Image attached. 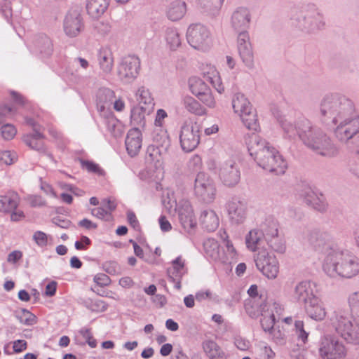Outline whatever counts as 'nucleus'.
Returning <instances> with one entry per match:
<instances>
[{
	"instance_id": "obj_42",
	"label": "nucleus",
	"mask_w": 359,
	"mask_h": 359,
	"mask_svg": "<svg viewBox=\"0 0 359 359\" xmlns=\"http://www.w3.org/2000/svg\"><path fill=\"white\" fill-rule=\"evenodd\" d=\"M188 83L190 91L196 97H198L201 93L207 91L210 88L201 79L196 76L189 78Z\"/></svg>"
},
{
	"instance_id": "obj_38",
	"label": "nucleus",
	"mask_w": 359,
	"mask_h": 359,
	"mask_svg": "<svg viewBox=\"0 0 359 359\" xmlns=\"http://www.w3.org/2000/svg\"><path fill=\"white\" fill-rule=\"evenodd\" d=\"M114 98L115 93L112 90L107 88L99 89L97 93V102L100 110H103L106 107L111 104Z\"/></svg>"
},
{
	"instance_id": "obj_61",
	"label": "nucleus",
	"mask_w": 359,
	"mask_h": 359,
	"mask_svg": "<svg viewBox=\"0 0 359 359\" xmlns=\"http://www.w3.org/2000/svg\"><path fill=\"white\" fill-rule=\"evenodd\" d=\"M238 32L237 39V46L240 48L241 46H247L252 45L250 42V35L248 30L240 31Z\"/></svg>"
},
{
	"instance_id": "obj_62",
	"label": "nucleus",
	"mask_w": 359,
	"mask_h": 359,
	"mask_svg": "<svg viewBox=\"0 0 359 359\" xmlns=\"http://www.w3.org/2000/svg\"><path fill=\"white\" fill-rule=\"evenodd\" d=\"M103 269L109 274L115 275L119 273L120 267L117 262L109 261L103 264Z\"/></svg>"
},
{
	"instance_id": "obj_15",
	"label": "nucleus",
	"mask_w": 359,
	"mask_h": 359,
	"mask_svg": "<svg viewBox=\"0 0 359 359\" xmlns=\"http://www.w3.org/2000/svg\"><path fill=\"white\" fill-rule=\"evenodd\" d=\"M219 177L224 186L235 187L241 179V172L238 165L232 161L224 163L220 166Z\"/></svg>"
},
{
	"instance_id": "obj_59",
	"label": "nucleus",
	"mask_w": 359,
	"mask_h": 359,
	"mask_svg": "<svg viewBox=\"0 0 359 359\" xmlns=\"http://www.w3.org/2000/svg\"><path fill=\"white\" fill-rule=\"evenodd\" d=\"M81 168L87 170L90 172L101 174L102 170L100 169L97 164L94 163L92 161H86L83 159L79 160Z\"/></svg>"
},
{
	"instance_id": "obj_25",
	"label": "nucleus",
	"mask_w": 359,
	"mask_h": 359,
	"mask_svg": "<svg viewBox=\"0 0 359 359\" xmlns=\"http://www.w3.org/2000/svg\"><path fill=\"white\" fill-rule=\"evenodd\" d=\"M304 201L307 205L311 206L319 212H325L327 210V204L323 195L318 196L311 189H305L303 194Z\"/></svg>"
},
{
	"instance_id": "obj_21",
	"label": "nucleus",
	"mask_w": 359,
	"mask_h": 359,
	"mask_svg": "<svg viewBox=\"0 0 359 359\" xmlns=\"http://www.w3.org/2000/svg\"><path fill=\"white\" fill-rule=\"evenodd\" d=\"M304 308L307 315L315 320L321 321L326 316L327 312L323 303L316 295L304 304Z\"/></svg>"
},
{
	"instance_id": "obj_12",
	"label": "nucleus",
	"mask_w": 359,
	"mask_h": 359,
	"mask_svg": "<svg viewBox=\"0 0 359 359\" xmlns=\"http://www.w3.org/2000/svg\"><path fill=\"white\" fill-rule=\"evenodd\" d=\"M320 353L324 359H344L346 350L344 344L334 336H325L320 342Z\"/></svg>"
},
{
	"instance_id": "obj_41",
	"label": "nucleus",
	"mask_w": 359,
	"mask_h": 359,
	"mask_svg": "<svg viewBox=\"0 0 359 359\" xmlns=\"http://www.w3.org/2000/svg\"><path fill=\"white\" fill-rule=\"evenodd\" d=\"M268 246L274 252L283 254L285 252L286 244L285 241L283 236L279 233L276 236H271L265 239Z\"/></svg>"
},
{
	"instance_id": "obj_4",
	"label": "nucleus",
	"mask_w": 359,
	"mask_h": 359,
	"mask_svg": "<svg viewBox=\"0 0 359 359\" xmlns=\"http://www.w3.org/2000/svg\"><path fill=\"white\" fill-rule=\"evenodd\" d=\"M323 269L331 278H352L359 274V258L347 250L331 248L324 259Z\"/></svg>"
},
{
	"instance_id": "obj_17",
	"label": "nucleus",
	"mask_w": 359,
	"mask_h": 359,
	"mask_svg": "<svg viewBox=\"0 0 359 359\" xmlns=\"http://www.w3.org/2000/svg\"><path fill=\"white\" fill-rule=\"evenodd\" d=\"M306 239L316 250H327V253L329 252L330 243L332 241V236L330 233L316 229L312 230L307 233Z\"/></svg>"
},
{
	"instance_id": "obj_14",
	"label": "nucleus",
	"mask_w": 359,
	"mask_h": 359,
	"mask_svg": "<svg viewBox=\"0 0 359 359\" xmlns=\"http://www.w3.org/2000/svg\"><path fill=\"white\" fill-rule=\"evenodd\" d=\"M84 25L80 11L76 9L69 10L65 15L63 28L69 37H76L83 29Z\"/></svg>"
},
{
	"instance_id": "obj_10",
	"label": "nucleus",
	"mask_w": 359,
	"mask_h": 359,
	"mask_svg": "<svg viewBox=\"0 0 359 359\" xmlns=\"http://www.w3.org/2000/svg\"><path fill=\"white\" fill-rule=\"evenodd\" d=\"M256 266L269 279H275L279 273V263L276 257L266 249L259 250L255 257Z\"/></svg>"
},
{
	"instance_id": "obj_11",
	"label": "nucleus",
	"mask_w": 359,
	"mask_h": 359,
	"mask_svg": "<svg viewBox=\"0 0 359 359\" xmlns=\"http://www.w3.org/2000/svg\"><path fill=\"white\" fill-rule=\"evenodd\" d=\"M140 60L135 55L123 57L118 66V76L122 82L130 83L140 74Z\"/></svg>"
},
{
	"instance_id": "obj_40",
	"label": "nucleus",
	"mask_w": 359,
	"mask_h": 359,
	"mask_svg": "<svg viewBox=\"0 0 359 359\" xmlns=\"http://www.w3.org/2000/svg\"><path fill=\"white\" fill-rule=\"evenodd\" d=\"M205 255L213 260L220 259L219 245L214 238H208L203 243Z\"/></svg>"
},
{
	"instance_id": "obj_36",
	"label": "nucleus",
	"mask_w": 359,
	"mask_h": 359,
	"mask_svg": "<svg viewBox=\"0 0 359 359\" xmlns=\"http://www.w3.org/2000/svg\"><path fill=\"white\" fill-rule=\"evenodd\" d=\"M279 223L276 219L273 217H267L260 226V231L264 239L271 236H276L278 233Z\"/></svg>"
},
{
	"instance_id": "obj_35",
	"label": "nucleus",
	"mask_w": 359,
	"mask_h": 359,
	"mask_svg": "<svg viewBox=\"0 0 359 359\" xmlns=\"http://www.w3.org/2000/svg\"><path fill=\"white\" fill-rule=\"evenodd\" d=\"M224 0H197L202 11L207 15H216L219 13Z\"/></svg>"
},
{
	"instance_id": "obj_33",
	"label": "nucleus",
	"mask_w": 359,
	"mask_h": 359,
	"mask_svg": "<svg viewBox=\"0 0 359 359\" xmlns=\"http://www.w3.org/2000/svg\"><path fill=\"white\" fill-rule=\"evenodd\" d=\"M20 198L17 193L10 192L5 196H0V212H8L17 208Z\"/></svg>"
},
{
	"instance_id": "obj_46",
	"label": "nucleus",
	"mask_w": 359,
	"mask_h": 359,
	"mask_svg": "<svg viewBox=\"0 0 359 359\" xmlns=\"http://www.w3.org/2000/svg\"><path fill=\"white\" fill-rule=\"evenodd\" d=\"M153 140L155 143L154 145L158 146L163 149L167 150L170 146V140L167 132L161 128L160 133H158L157 130L154 131Z\"/></svg>"
},
{
	"instance_id": "obj_48",
	"label": "nucleus",
	"mask_w": 359,
	"mask_h": 359,
	"mask_svg": "<svg viewBox=\"0 0 359 359\" xmlns=\"http://www.w3.org/2000/svg\"><path fill=\"white\" fill-rule=\"evenodd\" d=\"M107 130L114 136H118L121 133V123L114 116H110L105 120Z\"/></svg>"
},
{
	"instance_id": "obj_1",
	"label": "nucleus",
	"mask_w": 359,
	"mask_h": 359,
	"mask_svg": "<svg viewBox=\"0 0 359 359\" xmlns=\"http://www.w3.org/2000/svg\"><path fill=\"white\" fill-rule=\"evenodd\" d=\"M318 116L323 123L336 126L334 133L339 142L359 147V116L351 100L339 93L326 94L320 102Z\"/></svg>"
},
{
	"instance_id": "obj_24",
	"label": "nucleus",
	"mask_w": 359,
	"mask_h": 359,
	"mask_svg": "<svg viewBox=\"0 0 359 359\" xmlns=\"http://www.w3.org/2000/svg\"><path fill=\"white\" fill-rule=\"evenodd\" d=\"M44 135L41 130L36 133L25 135L24 142L32 149L36 150L40 154H46V148L43 143Z\"/></svg>"
},
{
	"instance_id": "obj_23",
	"label": "nucleus",
	"mask_w": 359,
	"mask_h": 359,
	"mask_svg": "<svg viewBox=\"0 0 359 359\" xmlns=\"http://www.w3.org/2000/svg\"><path fill=\"white\" fill-rule=\"evenodd\" d=\"M97 62L100 69L104 74H110L113 69L114 58L109 47H101L97 54Z\"/></svg>"
},
{
	"instance_id": "obj_56",
	"label": "nucleus",
	"mask_w": 359,
	"mask_h": 359,
	"mask_svg": "<svg viewBox=\"0 0 359 359\" xmlns=\"http://www.w3.org/2000/svg\"><path fill=\"white\" fill-rule=\"evenodd\" d=\"M295 333L299 341L305 344L307 341L309 332L304 327V322L302 320H297L294 323Z\"/></svg>"
},
{
	"instance_id": "obj_7",
	"label": "nucleus",
	"mask_w": 359,
	"mask_h": 359,
	"mask_svg": "<svg viewBox=\"0 0 359 359\" xmlns=\"http://www.w3.org/2000/svg\"><path fill=\"white\" fill-rule=\"evenodd\" d=\"M216 187L214 180L204 172H198L196 176L194 185L195 196L201 201L210 203L216 196Z\"/></svg>"
},
{
	"instance_id": "obj_60",
	"label": "nucleus",
	"mask_w": 359,
	"mask_h": 359,
	"mask_svg": "<svg viewBox=\"0 0 359 359\" xmlns=\"http://www.w3.org/2000/svg\"><path fill=\"white\" fill-rule=\"evenodd\" d=\"M91 214L94 217L101 219L109 220L111 218V213L103 206L93 208L91 210Z\"/></svg>"
},
{
	"instance_id": "obj_9",
	"label": "nucleus",
	"mask_w": 359,
	"mask_h": 359,
	"mask_svg": "<svg viewBox=\"0 0 359 359\" xmlns=\"http://www.w3.org/2000/svg\"><path fill=\"white\" fill-rule=\"evenodd\" d=\"M201 126L196 122L186 121L180 128V142L185 152L194 150L200 142Z\"/></svg>"
},
{
	"instance_id": "obj_2",
	"label": "nucleus",
	"mask_w": 359,
	"mask_h": 359,
	"mask_svg": "<svg viewBox=\"0 0 359 359\" xmlns=\"http://www.w3.org/2000/svg\"><path fill=\"white\" fill-rule=\"evenodd\" d=\"M280 124L285 137L292 140L298 136L316 154L326 158L338 155L339 149L331 137L320 128L313 126L309 119L302 118L293 123L285 118L280 121Z\"/></svg>"
},
{
	"instance_id": "obj_44",
	"label": "nucleus",
	"mask_w": 359,
	"mask_h": 359,
	"mask_svg": "<svg viewBox=\"0 0 359 359\" xmlns=\"http://www.w3.org/2000/svg\"><path fill=\"white\" fill-rule=\"evenodd\" d=\"M240 57L244 65L249 69L254 67V54L252 45L238 48Z\"/></svg>"
},
{
	"instance_id": "obj_18",
	"label": "nucleus",
	"mask_w": 359,
	"mask_h": 359,
	"mask_svg": "<svg viewBox=\"0 0 359 359\" xmlns=\"http://www.w3.org/2000/svg\"><path fill=\"white\" fill-rule=\"evenodd\" d=\"M171 264L172 266L167 269L168 279L174 283L176 289L180 290L181 288L182 277L187 272V269L185 267V261L181 256H178L172 261Z\"/></svg>"
},
{
	"instance_id": "obj_45",
	"label": "nucleus",
	"mask_w": 359,
	"mask_h": 359,
	"mask_svg": "<svg viewBox=\"0 0 359 359\" xmlns=\"http://www.w3.org/2000/svg\"><path fill=\"white\" fill-rule=\"evenodd\" d=\"M347 302L354 321L359 323V291L349 294Z\"/></svg>"
},
{
	"instance_id": "obj_3",
	"label": "nucleus",
	"mask_w": 359,
	"mask_h": 359,
	"mask_svg": "<svg viewBox=\"0 0 359 359\" xmlns=\"http://www.w3.org/2000/svg\"><path fill=\"white\" fill-rule=\"evenodd\" d=\"M245 142L250 155L264 170L275 175H283L287 169V161L269 142L257 134H248Z\"/></svg>"
},
{
	"instance_id": "obj_55",
	"label": "nucleus",
	"mask_w": 359,
	"mask_h": 359,
	"mask_svg": "<svg viewBox=\"0 0 359 359\" xmlns=\"http://www.w3.org/2000/svg\"><path fill=\"white\" fill-rule=\"evenodd\" d=\"M197 97L208 107L213 108L215 107L216 102L210 88L207 91L201 93Z\"/></svg>"
},
{
	"instance_id": "obj_51",
	"label": "nucleus",
	"mask_w": 359,
	"mask_h": 359,
	"mask_svg": "<svg viewBox=\"0 0 359 359\" xmlns=\"http://www.w3.org/2000/svg\"><path fill=\"white\" fill-rule=\"evenodd\" d=\"M224 234L226 236L224 238V247L226 248V259L224 260L225 262L231 263L233 260L236 259V251L234 248L231 241L229 239V236L226 234V231H224Z\"/></svg>"
},
{
	"instance_id": "obj_54",
	"label": "nucleus",
	"mask_w": 359,
	"mask_h": 359,
	"mask_svg": "<svg viewBox=\"0 0 359 359\" xmlns=\"http://www.w3.org/2000/svg\"><path fill=\"white\" fill-rule=\"evenodd\" d=\"M175 210H177L179 219L194 212L192 207L188 201H180L178 204H176Z\"/></svg>"
},
{
	"instance_id": "obj_32",
	"label": "nucleus",
	"mask_w": 359,
	"mask_h": 359,
	"mask_svg": "<svg viewBox=\"0 0 359 359\" xmlns=\"http://www.w3.org/2000/svg\"><path fill=\"white\" fill-rule=\"evenodd\" d=\"M152 111H146L144 107L135 105L130 110V123L134 128H143L146 124V115H149Z\"/></svg>"
},
{
	"instance_id": "obj_28",
	"label": "nucleus",
	"mask_w": 359,
	"mask_h": 359,
	"mask_svg": "<svg viewBox=\"0 0 359 359\" xmlns=\"http://www.w3.org/2000/svg\"><path fill=\"white\" fill-rule=\"evenodd\" d=\"M135 100L137 102V106L144 107L146 111H153L154 107V98L149 89L144 86L140 87L135 94Z\"/></svg>"
},
{
	"instance_id": "obj_19",
	"label": "nucleus",
	"mask_w": 359,
	"mask_h": 359,
	"mask_svg": "<svg viewBox=\"0 0 359 359\" xmlns=\"http://www.w3.org/2000/svg\"><path fill=\"white\" fill-rule=\"evenodd\" d=\"M32 51L41 57H48L53 52L51 39L46 34H40L34 37L32 47Z\"/></svg>"
},
{
	"instance_id": "obj_37",
	"label": "nucleus",
	"mask_w": 359,
	"mask_h": 359,
	"mask_svg": "<svg viewBox=\"0 0 359 359\" xmlns=\"http://www.w3.org/2000/svg\"><path fill=\"white\" fill-rule=\"evenodd\" d=\"M232 107L235 113L241 115L245 111H250L252 107L245 96L240 93L235 94L232 99Z\"/></svg>"
},
{
	"instance_id": "obj_39",
	"label": "nucleus",
	"mask_w": 359,
	"mask_h": 359,
	"mask_svg": "<svg viewBox=\"0 0 359 359\" xmlns=\"http://www.w3.org/2000/svg\"><path fill=\"white\" fill-rule=\"evenodd\" d=\"M165 39L171 50H175L181 45V36L177 29L174 27H168L165 30Z\"/></svg>"
},
{
	"instance_id": "obj_47",
	"label": "nucleus",
	"mask_w": 359,
	"mask_h": 359,
	"mask_svg": "<svg viewBox=\"0 0 359 359\" xmlns=\"http://www.w3.org/2000/svg\"><path fill=\"white\" fill-rule=\"evenodd\" d=\"M262 236V231H259L257 229L251 230L245 238L248 248L252 251H255Z\"/></svg>"
},
{
	"instance_id": "obj_52",
	"label": "nucleus",
	"mask_w": 359,
	"mask_h": 359,
	"mask_svg": "<svg viewBox=\"0 0 359 359\" xmlns=\"http://www.w3.org/2000/svg\"><path fill=\"white\" fill-rule=\"evenodd\" d=\"M17 318L21 323L25 325H33L36 323V316L26 309H22L17 315Z\"/></svg>"
},
{
	"instance_id": "obj_8",
	"label": "nucleus",
	"mask_w": 359,
	"mask_h": 359,
	"mask_svg": "<svg viewBox=\"0 0 359 359\" xmlns=\"http://www.w3.org/2000/svg\"><path fill=\"white\" fill-rule=\"evenodd\" d=\"M187 39L190 46L197 50L205 51L211 46L210 32L200 23L189 25L187 31Z\"/></svg>"
},
{
	"instance_id": "obj_5",
	"label": "nucleus",
	"mask_w": 359,
	"mask_h": 359,
	"mask_svg": "<svg viewBox=\"0 0 359 359\" xmlns=\"http://www.w3.org/2000/svg\"><path fill=\"white\" fill-rule=\"evenodd\" d=\"M353 317L348 311L337 309L328 316L330 325L336 332L347 343L359 344V323H353Z\"/></svg>"
},
{
	"instance_id": "obj_63",
	"label": "nucleus",
	"mask_w": 359,
	"mask_h": 359,
	"mask_svg": "<svg viewBox=\"0 0 359 359\" xmlns=\"http://www.w3.org/2000/svg\"><path fill=\"white\" fill-rule=\"evenodd\" d=\"M188 166L192 171L198 172L202 167V159L201 156L198 155L193 156L189 161Z\"/></svg>"
},
{
	"instance_id": "obj_58",
	"label": "nucleus",
	"mask_w": 359,
	"mask_h": 359,
	"mask_svg": "<svg viewBox=\"0 0 359 359\" xmlns=\"http://www.w3.org/2000/svg\"><path fill=\"white\" fill-rule=\"evenodd\" d=\"M17 130L12 124H5L1 127V135L4 139L9 140L16 135Z\"/></svg>"
},
{
	"instance_id": "obj_29",
	"label": "nucleus",
	"mask_w": 359,
	"mask_h": 359,
	"mask_svg": "<svg viewBox=\"0 0 359 359\" xmlns=\"http://www.w3.org/2000/svg\"><path fill=\"white\" fill-rule=\"evenodd\" d=\"M109 4V0H87L86 10L88 15L93 18L101 17Z\"/></svg>"
},
{
	"instance_id": "obj_26",
	"label": "nucleus",
	"mask_w": 359,
	"mask_h": 359,
	"mask_svg": "<svg viewBox=\"0 0 359 359\" xmlns=\"http://www.w3.org/2000/svg\"><path fill=\"white\" fill-rule=\"evenodd\" d=\"M272 307L273 308L271 311L267 310L263 311L262 313L260 323L262 329L266 332H269L271 330H272L274 327L276 317L273 309L275 310L276 313L278 315H280L282 311L280 305L278 303H273Z\"/></svg>"
},
{
	"instance_id": "obj_50",
	"label": "nucleus",
	"mask_w": 359,
	"mask_h": 359,
	"mask_svg": "<svg viewBox=\"0 0 359 359\" xmlns=\"http://www.w3.org/2000/svg\"><path fill=\"white\" fill-rule=\"evenodd\" d=\"M271 340L278 345H284L286 343V335L279 327H273L269 332Z\"/></svg>"
},
{
	"instance_id": "obj_31",
	"label": "nucleus",
	"mask_w": 359,
	"mask_h": 359,
	"mask_svg": "<svg viewBox=\"0 0 359 359\" xmlns=\"http://www.w3.org/2000/svg\"><path fill=\"white\" fill-rule=\"evenodd\" d=\"M203 349L209 359H226L222 348L213 340H206L202 344Z\"/></svg>"
},
{
	"instance_id": "obj_34",
	"label": "nucleus",
	"mask_w": 359,
	"mask_h": 359,
	"mask_svg": "<svg viewBox=\"0 0 359 359\" xmlns=\"http://www.w3.org/2000/svg\"><path fill=\"white\" fill-rule=\"evenodd\" d=\"M181 102L184 108L190 114L196 116H203L206 114L205 109L191 96H184Z\"/></svg>"
},
{
	"instance_id": "obj_64",
	"label": "nucleus",
	"mask_w": 359,
	"mask_h": 359,
	"mask_svg": "<svg viewBox=\"0 0 359 359\" xmlns=\"http://www.w3.org/2000/svg\"><path fill=\"white\" fill-rule=\"evenodd\" d=\"M15 154L10 151L0 152V161L6 165H11L14 163Z\"/></svg>"
},
{
	"instance_id": "obj_22",
	"label": "nucleus",
	"mask_w": 359,
	"mask_h": 359,
	"mask_svg": "<svg viewBox=\"0 0 359 359\" xmlns=\"http://www.w3.org/2000/svg\"><path fill=\"white\" fill-rule=\"evenodd\" d=\"M315 294H313L311 283L308 280L299 282L294 287L292 297L296 302L305 304Z\"/></svg>"
},
{
	"instance_id": "obj_30",
	"label": "nucleus",
	"mask_w": 359,
	"mask_h": 359,
	"mask_svg": "<svg viewBox=\"0 0 359 359\" xmlns=\"http://www.w3.org/2000/svg\"><path fill=\"white\" fill-rule=\"evenodd\" d=\"M187 12V4L184 1L177 0L172 2L168 7L166 15L171 21L182 19Z\"/></svg>"
},
{
	"instance_id": "obj_49",
	"label": "nucleus",
	"mask_w": 359,
	"mask_h": 359,
	"mask_svg": "<svg viewBox=\"0 0 359 359\" xmlns=\"http://www.w3.org/2000/svg\"><path fill=\"white\" fill-rule=\"evenodd\" d=\"M165 151V149H163L158 146L154 144L149 145L147 150V158L148 161L159 162L161 159L162 153Z\"/></svg>"
},
{
	"instance_id": "obj_20",
	"label": "nucleus",
	"mask_w": 359,
	"mask_h": 359,
	"mask_svg": "<svg viewBox=\"0 0 359 359\" xmlns=\"http://www.w3.org/2000/svg\"><path fill=\"white\" fill-rule=\"evenodd\" d=\"M142 143V133L138 128L130 129L126 135L125 144L127 152L131 157L137 156L141 148Z\"/></svg>"
},
{
	"instance_id": "obj_16",
	"label": "nucleus",
	"mask_w": 359,
	"mask_h": 359,
	"mask_svg": "<svg viewBox=\"0 0 359 359\" xmlns=\"http://www.w3.org/2000/svg\"><path fill=\"white\" fill-rule=\"evenodd\" d=\"M250 11L244 6L235 9L231 16V26L235 32L248 30L251 22Z\"/></svg>"
},
{
	"instance_id": "obj_53",
	"label": "nucleus",
	"mask_w": 359,
	"mask_h": 359,
	"mask_svg": "<svg viewBox=\"0 0 359 359\" xmlns=\"http://www.w3.org/2000/svg\"><path fill=\"white\" fill-rule=\"evenodd\" d=\"M179 220L184 229L189 233H191L196 224L194 212H192V214L187 215V216L185 215L184 217H182Z\"/></svg>"
},
{
	"instance_id": "obj_57",
	"label": "nucleus",
	"mask_w": 359,
	"mask_h": 359,
	"mask_svg": "<svg viewBox=\"0 0 359 359\" xmlns=\"http://www.w3.org/2000/svg\"><path fill=\"white\" fill-rule=\"evenodd\" d=\"M32 238L39 247L44 248L48 245V239L51 238V236H48L43 231H36L34 233Z\"/></svg>"
},
{
	"instance_id": "obj_43",
	"label": "nucleus",
	"mask_w": 359,
	"mask_h": 359,
	"mask_svg": "<svg viewBox=\"0 0 359 359\" xmlns=\"http://www.w3.org/2000/svg\"><path fill=\"white\" fill-rule=\"evenodd\" d=\"M239 116L245 127L249 130L257 131L259 128L257 114L252 109L250 111H245Z\"/></svg>"
},
{
	"instance_id": "obj_6",
	"label": "nucleus",
	"mask_w": 359,
	"mask_h": 359,
	"mask_svg": "<svg viewBox=\"0 0 359 359\" xmlns=\"http://www.w3.org/2000/svg\"><path fill=\"white\" fill-rule=\"evenodd\" d=\"M294 25L306 33H316L325 28V21L323 14L316 4H308L293 15Z\"/></svg>"
},
{
	"instance_id": "obj_27",
	"label": "nucleus",
	"mask_w": 359,
	"mask_h": 359,
	"mask_svg": "<svg viewBox=\"0 0 359 359\" xmlns=\"http://www.w3.org/2000/svg\"><path fill=\"white\" fill-rule=\"evenodd\" d=\"M200 222L203 228L208 231H214L219 226V219L214 210H205L201 212Z\"/></svg>"
},
{
	"instance_id": "obj_13",
	"label": "nucleus",
	"mask_w": 359,
	"mask_h": 359,
	"mask_svg": "<svg viewBox=\"0 0 359 359\" xmlns=\"http://www.w3.org/2000/svg\"><path fill=\"white\" fill-rule=\"evenodd\" d=\"M230 222L233 225L243 224L248 217V203L239 197L231 198L226 204Z\"/></svg>"
}]
</instances>
